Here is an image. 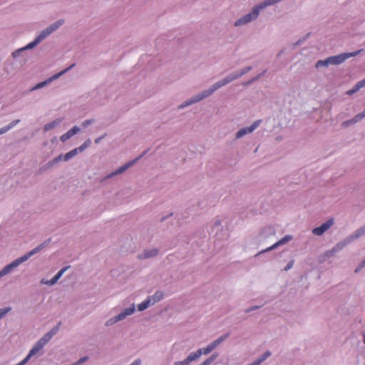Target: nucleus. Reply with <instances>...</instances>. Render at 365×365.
Listing matches in <instances>:
<instances>
[{
  "mask_svg": "<svg viewBox=\"0 0 365 365\" xmlns=\"http://www.w3.org/2000/svg\"><path fill=\"white\" fill-rule=\"evenodd\" d=\"M61 326V323L59 322L54 328H53L51 331L46 333L38 341L36 344V345L30 350L29 354L26 357L23 359L21 362H19L17 365H24L29 359L36 354L53 337L54 334L57 333Z\"/></svg>",
  "mask_w": 365,
  "mask_h": 365,
  "instance_id": "nucleus-1",
  "label": "nucleus"
},
{
  "mask_svg": "<svg viewBox=\"0 0 365 365\" xmlns=\"http://www.w3.org/2000/svg\"><path fill=\"white\" fill-rule=\"evenodd\" d=\"M237 77V76H234L232 77H227V78H225L222 79L220 81H218L217 83H215L213 85V86L210 89L207 90V91H204L201 94L197 95L195 97H194L192 100H190L189 101H187L185 103V104L181 106L180 108L185 107L186 106H189V105H190L192 103L198 102V101L202 100L203 98H205L206 97H208L215 91H216L217 89L221 88L222 86H225L226 84L229 83L232 81L235 80Z\"/></svg>",
  "mask_w": 365,
  "mask_h": 365,
  "instance_id": "nucleus-2",
  "label": "nucleus"
},
{
  "mask_svg": "<svg viewBox=\"0 0 365 365\" xmlns=\"http://www.w3.org/2000/svg\"><path fill=\"white\" fill-rule=\"evenodd\" d=\"M43 248V245H40L39 246L36 247L35 249L32 250L27 254L24 255V256L17 258L11 263L7 264L6 267H4L1 271H0V277H3L8 273H9L13 269L18 267L20 264L22 262L28 260L32 255L36 254L39 251H41Z\"/></svg>",
  "mask_w": 365,
  "mask_h": 365,
  "instance_id": "nucleus-3",
  "label": "nucleus"
},
{
  "mask_svg": "<svg viewBox=\"0 0 365 365\" xmlns=\"http://www.w3.org/2000/svg\"><path fill=\"white\" fill-rule=\"evenodd\" d=\"M63 23V20H58L53 24H52L50 26L43 30L39 35L37 36L36 39L29 43L24 49H29L32 48L38 44L41 41H42L44 38H46L48 35L55 31Z\"/></svg>",
  "mask_w": 365,
  "mask_h": 365,
  "instance_id": "nucleus-4",
  "label": "nucleus"
},
{
  "mask_svg": "<svg viewBox=\"0 0 365 365\" xmlns=\"http://www.w3.org/2000/svg\"><path fill=\"white\" fill-rule=\"evenodd\" d=\"M360 51H361V50H359L357 51L352 52V53H343V54H340L338 56L329 57L330 64H333V65L339 64V63L344 62L346 58L351 57V56H356L358 53H360Z\"/></svg>",
  "mask_w": 365,
  "mask_h": 365,
  "instance_id": "nucleus-5",
  "label": "nucleus"
},
{
  "mask_svg": "<svg viewBox=\"0 0 365 365\" xmlns=\"http://www.w3.org/2000/svg\"><path fill=\"white\" fill-rule=\"evenodd\" d=\"M134 311H135L134 305H132L131 307L126 308L123 312H122L119 314L111 318L110 320H108L106 324L107 325L113 324L119 321H121V320L124 319L127 316L131 315L134 312Z\"/></svg>",
  "mask_w": 365,
  "mask_h": 365,
  "instance_id": "nucleus-6",
  "label": "nucleus"
},
{
  "mask_svg": "<svg viewBox=\"0 0 365 365\" xmlns=\"http://www.w3.org/2000/svg\"><path fill=\"white\" fill-rule=\"evenodd\" d=\"M74 66H75V63L71 64L67 68H66V69L61 71V72L53 75V76L50 77L48 79H47V80H46V81H44L43 82H41V83L36 84L34 87L33 90L38 89V88H41L43 87L44 86L47 85L48 83H51L52 81H53L55 79H57L58 77H60L63 74L66 73L68 71H69L71 68H72Z\"/></svg>",
  "mask_w": 365,
  "mask_h": 365,
  "instance_id": "nucleus-7",
  "label": "nucleus"
},
{
  "mask_svg": "<svg viewBox=\"0 0 365 365\" xmlns=\"http://www.w3.org/2000/svg\"><path fill=\"white\" fill-rule=\"evenodd\" d=\"M228 334H225L221 336L217 339L213 341L210 343L207 347L202 349L203 354H207L211 352L214 349H215L221 342H222L226 338H227Z\"/></svg>",
  "mask_w": 365,
  "mask_h": 365,
  "instance_id": "nucleus-8",
  "label": "nucleus"
},
{
  "mask_svg": "<svg viewBox=\"0 0 365 365\" xmlns=\"http://www.w3.org/2000/svg\"><path fill=\"white\" fill-rule=\"evenodd\" d=\"M260 123H261V120H256L255 122H254L251 126L247 127V128H243L240 129L236 133V138H240L245 134L252 133L254 130H255L259 126Z\"/></svg>",
  "mask_w": 365,
  "mask_h": 365,
  "instance_id": "nucleus-9",
  "label": "nucleus"
},
{
  "mask_svg": "<svg viewBox=\"0 0 365 365\" xmlns=\"http://www.w3.org/2000/svg\"><path fill=\"white\" fill-rule=\"evenodd\" d=\"M83 150V145L78 148H75L72 150H71L70 152L67 153L65 155L62 156L61 155H60L58 157L56 158L53 160V163H58L60 160L63 159L64 160H68L69 159H71V158H73V156H75L78 151H82Z\"/></svg>",
  "mask_w": 365,
  "mask_h": 365,
  "instance_id": "nucleus-10",
  "label": "nucleus"
},
{
  "mask_svg": "<svg viewBox=\"0 0 365 365\" xmlns=\"http://www.w3.org/2000/svg\"><path fill=\"white\" fill-rule=\"evenodd\" d=\"M334 223L332 219L329 220L326 222L323 223L321 226L313 229L312 233L316 235H322L325 231H327Z\"/></svg>",
  "mask_w": 365,
  "mask_h": 365,
  "instance_id": "nucleus-11",
  "label": "nucleus"
},
{
  "mask_svg": "<svg viewBox=\"0 0 365 365\" xmlns=\"http://www.w3.org/2000/svg\"><path fill=\"white\" fill-rule=\"evenodd\" d=\"M68 269L67 267H63L61 269L58 271V272L49 281H45L44 279L41 280V283L46 284L48 285H53L57 282V281L61 277V276L63 274V273L66 271Z\"/></svg>",
  "mask_w": 365,
  "mask_h": 365,
  "instance_id": "nucleus-12",
  "label": "nucleus"
},
{
  "mask_svg": "<svg viewBox=\"0 0 365 365\" xmlns=\"http://www.w3.org/2000/svg\"><path fill=\"white\" fill-rule=\"evenodd\" d=\"M291 240H292V236L286 235L283 238H282L280 240H279L278 242H277L276 243L272 245L271 247H269L267 249L263 250L262 252H267V251H269V250H274L276 247H279V245H284V244L288 242Z\"/></svg>",
  "mask_w": 365,
  "mask_h": 365,
  "instance_id": "nucleus-13",
  "label": "nucleus"
},
{
  "mask_svg": "<svg viewBox=\"0 0 365 365\" xmlns=\"http://www.w3.org/2000/svg\"><path fill=\"white\" fill-rule=\"evenodd\" d=\"M80 130V128L77 126L73 127L71 129H70L68 131H67L66 133L62 135L60 138L61 140L63 142L66 141L69 138H71L73 135L76 134Z\"/></svg>",
  "mask_w": 365,
  "mask_h": 365,
  "instance_id": "nucleus-14",
  "label": "nucleus"
},
{
  "mask_svg": "<svg viewBox=\"0 0 365 365\" xmlns=\"http://www.w3.org/2000/svg\"><path fill=\"white\" fill-rule=\"evenodd\" d=\"M202 354V349H198L195 352L191 353L186 359L185 364H190L191 361L197 359Z\"/></svg>",
  "mask_w": 365,
  "mask_h": 365,
  "instance_id": "nucleus-15",
  "label": "nucleus"
},
{
  "mask_svg": "<svg viewBox=\"0 0 365 365\" xmlns=\"http://www.w3.org/2000/svg\"><path fill=\"white\" fill-rule=\"evenodd\" d=\"M365 86V78L359 81L352 89L349 90L346 93L349 96L353 95L358 91H359L360 88Z\"/></svg>",
  "mask_w": 365,
  "mask_h": 365,
  "instance_id": "nucleus-16",
  "label": "nucleus"
},
{
  "mask_svg": "<svg viewBox=\"0 0 365 365\" xmlns=\"http://www.w3.org/2000/svg\"><path fill=\"white\" fill-rule=\"evenodd\" d=\"M270 355L271 352L267 351L260 358L257 359L256 361H253L252 364H250L248 365H259L261 363L265 361Z\"/></svg>",
  "mask_w": 365,
  "mask_h": 365,
  "instance_id": "nucleus-17",
  "label": "nucleus"
},
{
  "mask_svg": "<svg viewBox=\"0 0 365 365\" xmlns=\"http://www.w3.org/2000/svg\"><path fill=\"white\" fill-rule=\"evenodd\" d=\"M152 305L151 299L148 298L145 301L138 305V309L139 311H143L147 309L149 306Z\"/></svg>",
  "mask_w": 365,
  "mask_h": 365,
  "instance_id": "nucleus-18",
  "label": "nucleus"
},
{
  "mask_svg": "<svg viewBox=\"0 0 365 365\" xmlns=\"http://www.w3.org/2000/svg\"><path fill=\"white\" fill-rule=\"evenodd\" d=\"M163 297V293L162 292H156L151 297L152 305L159 302Z\"/></svg>",
  "mask_w": 365,
  "mask_h": 365,
  "instance_id": "nucleus-19",
  "label": "nucleus"
},
{
  "mask_svg": "<svg viewBox=\"0 0 365 365\" xmlns=\"http://www.w3.org/2000/svg\"><path fill=\"white\" fill-rule=\"evenodd\" d=\"M158 250H156V249H151L149 251H145L144 255H143V256L142 257L143 258L152 257L156 256L158 255Z\"/></svg>",
  "mask_w": 365,
  "mask_h": 365,
  "instance_id": "nucleus-20",
  "label": "nucleus"
},
{
  "mask_svg": "<svg viewBox=\"0 0 365 365\" xmlns=\"http://www.w3.org/2000/svg\"><path fill=\"white\" fill-rule=\"evenodd\" d=\"M133 164V162H129L128 163L125 164V165H123V166L119 168L118 170H116L113 174L117 175V174L124 172L127 168H128Z\"/></svg>",
  "mask_w": 365,
  "mask_h": 365,
  "instance_id": "nucleus-21",
  "label": "nucleus"
},
{
  "mask_svg": "<svg viewBox=\"0 0 365 365\" xmlns=\"http://www.w3.org/2000/svg\"><path fill=\"white\" fill-rule=\"evenodd\" d=\"M330 64L329 58L325 60H319L316 63V68L327 66Z\"/></svg>",
  "mask_w": 365,
  "mask_h": 365,
  "instance_id": "nucleus-22",
  "label": "nucleus"
},
{
  "mask_svg": "<svg viewBox=\"0 0 365 365\" xmlns=\"http://www.w3.org/2000/svg\"><path fill=\"white\" fill-rule=\"evenodd\" d=\"M59 123V120H54L51 123H49L44 126V130L48 131L51 129L55 128Z\"/></svg>",
  "mask_w": 365,
  "mask_h": 365,
  "instance_id": "nucleus-23",
  "label": "nucleus"
},
{
  "mask_svg": "<svg viewBox=\"0 0 365 365\" xmlns=\"http://www.w3.org/2000/svg\"><path fill=\"white\" fill-rule=\"evenodd\" d=\"M364 117H365V110L358 115H356L352 120H350L351 123H356L361 120Z\"/></svg>",
  "mask_w": 365,
  "mask_h": 365,
  "instance_id": "nucleus-24",
  "label": "nucleus"
},
{
  "mask_svg": "<svg viewBox=\"0 0 365 365\" xmlns=\"http://www.w3.org/2000/svg\"><path fill=\"white\" fill-rule=\"evenodd\" d=\"M19 120H17L16 121L11 122L9 126L5 127L4 128L0 129V134H2L6 131H8L10 128H11L13 126H14Z\"/></svg>",
  "mask_w": 365,
  "mask_h": 365,
  "instance_id": "nucleus-25",
  "label": "nucleus"
},
{
  "mask_svg": "<svg viewBox=\"0 0 365 365\" xmlns=\"http://www.w3.org/2000/svg\"><path fill=\"white\" fill-rule=\"evenodd\" d=\"M10 310H11L10 307L0 309V319L4 317Z\"/></svg>",
  "mask_w": 365,
  "mask_h": 365,
  "instance_id": "nucleus-26",
  "label": "nucleus"
},
{
  "mask_svg": "<svg viewBox=\"0 0 365 365\" xmlns=\"http://www.w3.org/2000/svg\"><path fill=\"white\" fill-rule=\"evenodd\" d=\"M365 233V228H361L358 230L356 232V237H359L361 235H363Z\"/></svg>",
  "mask_w": 365,
  "mask_h": 365,
  "instance_id": "nucleus-27",
  "label": "nucleus"
},
{
  "mask_svg": "<svg viewBox=\"0 0 365 365\" xmlns=\"http://www.w3.org/2000/svg\"><path fill=\"white\" fill-rule=\"evenodd\" d=\"M293 264H294L293 260L289 262L288 264H287V266L285 267L284 270L287 271V270L289 269L293 266Z\"/></svg>",
  "mask_w": 365,
  "mask_h": 365,
  "instance_id": "nucleus-28",
  "label": "nucleus"
},
{
  "mask_svg": "<svg viewBox=\"0 0 365 365\" xmlns=\"http://www.w3.org/2000/svg\"><path fill=\"white\" fill-rule=\"evenodd\" d=\"M141 364V360L138 359H135L133 363H131L130 365H140Z\"/></svg>",
  "mask_w": 365,
  "mask_h": 365,
  "instance_id": "nucleus-29",
  "label": "nucleus"
},
{
  "mask_svg": "<svg viewBox=\"0 0 365 365\" xmlns=\"http://www.w3.org/2000/svg\"><path fill=\"white\" fill-rule=\"evenodd\" d=\"M365 266V259L362 261L359 267L355 270L356 272H357L360 269H361L363 267Z\"/></svg>",
  "mask_w": 365,
  "mask_h": 365,
  "instance_id": "nucleus-30",
  "label": "nucleus"
},
{
  "mask_svg": "<svg viewBox=\"0 0 365 365\" xmlns=\"http://www.w3.org/2000/svg\"><path fill=\"white\" fill-rule=\"evenodd\" d=\"M189 364H185V359L182 361L175 362V365H188Z\"/></svg>",
  "mask_w": 365,
  "mask_h": 365,
  "instance_id": "nucleus-31",
  "label": "nucleus"
},
{
  "mask_svg": "<svg viewBox=\"0 0 365 365\" xmlns=\"http://www.w3.org/2000/svg\"><path fill=\"white\" fill-rule=\"evenodd\" d=\"M250 69H251V68H250V67H247V68H246V70H245L244 72H242V73H241L240 74V76L242 75L243 73H245L246 72H247V71H250Z\"/></svg>",
  "mask_w": 365,
  "mask_h": 365,
  "instance_id": "nucleus-32",
  "label": "nucleus"
},
{
  "mask_svg": "<svg viewBox=\"0 0 365 365\" xmlns=\"http://www.w3.org/2000/svg\"><path fill=\"white\" fill-rule=\"evenodd\" d=\"M349 122H345L344 123V125H347L349 124Z\"/></svg>",
  "mask_w": 365,
  "mask_h": 365,
  "instance_id": "nucleus-33",
  "label": "nucleus"
},
{
  "mask_svg": "<svg viewBox=\"0 0 365 365\" xmlns=\"http://www.w3.org/2000/svg\"><path fill=\"white\" fill-rule=\"evenodd\" d=\"M135 160H138V158H135V160L134 161H133V163H135Z\"/></svg>",
  "mask_w": 365,
  "mask_h": 365,
  "instance_id": "nucleus-34",
  "label": "nucleus"
}]
</instances>
